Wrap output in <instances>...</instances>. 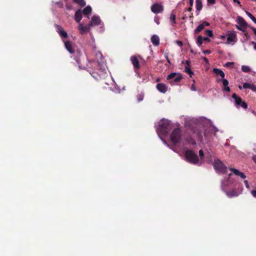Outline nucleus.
<instances>
[{
  "instance_id": "obj_53",
  "label": "nucleus",
  "mask_w": 256,
  "mask_h": 256,
  "mask_svg": "<svg viewBox=\"0 0 256 256\" xmlns=\"http://www.w3.org/2000/svg\"><path fill=\"white\" fill-rule=\"evenodd\" d=\"M252 44L253 45H254V50H256V42H252Z\"/></svg>"
},
{
  "instance_id": "obj_13",
  "label": "nucleus",
  "mask_w": 256,
  "mask_h": 256,
  "mask_svg": "<svg viewBox=\"0 0 256 256\" xmlns=\"http://www.w3.org/2000/svg\"><path fill=\"white\" fill-rule=\"evenodd\" d=\"M130 61L135 69L138 70L140 68V62L136 56H132L130 57Z\"/></svg>"
},
{
  "instance_id": "obj_37",
  "label": "nucleus",
  "mask_w": 256,
  "mask_h": 256,
  "mask_svg": "<svg viewBox=\"0 0 256 256\" xmlns=\"http://www.w3.org/2000/svg\"><path fill=\"white\" fill-rule=\"evenodd\" d=\"M188 141L189 143L192 144H196V141L192 138H190Z\"/></svg>"
},
{
  "instance_id": "obj_11",
  "label": "nucleus",
  "mask_w": 256,
  "mask_h": 256,
  "mask_svg": "<svg viewBox=\"0 0 256 256\" xmlns=\"http://www.w3.org/2000/svg\"><path fill=\"white\" fill-rule=\"evenodd\" d=\"M100 17L94 16L92 18V20L90 21V22L89 23L90 26H98L100 24Z\"/></svg>"
},
{
  "instance_id": "obj_42",
  "label": "nucleus",
  "mask_w": 256,
  "mask_h": 256,
  "mask_svg": "<svg viewBox=\"0 0 256 256\" xmlns=\"http://www.w3.org/2000/svg\"><path fill=\"white\" fill-rule=\"evenodd\" d=\"M238 176H240L242 179H244L246 178V176L244 174V173H243L242 172H240Z\"/></svg>"
},
{
  "instance_id": "obj_16",
  "label": "nucleus",
  "mask_w": 256,
  "mask_h": 256,
  "mask_svg": "<svg viewBox=\"0 0 256 256\" xmlns=\"http://www.w3.org/2000/svg\"><path fill=\"white\" fill-rule=\"evenodd\" d=\"M157 90L162 93H166L167 91L168 88L166 85L162 83L158 84L156 86Z\"/></svg>"
},
{
  "instance_id": "obj_48",
  "label": "nucleus",
  "mask_w": 256,
  "mask_h": 256,
  "mask_svg": "<svg viewBox=\"0 0 256 256\" xmlns=\"http://www.w3.org/2000/svg\"><path fill=\"white\" fill-rule=\"evenodd\" d=\"M203 53L205 54H209L210 53V50H206L204 51Z\"/></svg>"
},
{
  "instance_id": "obj_58",
  "label": "nucleus",
  "mask_w": 256,
  "mask_h": 256,
  "mask_svg": "<svg viewBox=\"0 0 256 256\" xmlns=\"http://www.w3.org/2000/svg\"><path fill=\"white\" fill-rule=\"evenodd\" d=\"M191 89L192 90H196V88H195V86L194 85L192 86Z\"/></svg>"
},
{
  "instance_id": "obj_29",
  "label": "nucleus",
  "mask_w": 256,
  "mask_h": 256,
  "mask_svg": "<svg viewBox=\"0 0 256 256\" xmlns=\"http://www.w3.org/2000/svg\"><path fill=\"white\" fill-rule=\"evenodd\" d=\"M248 16L256 24V18L250 12H246Z\"/></svg>"
},
{
  "instance_id": "obj_59",
  "label": "nucleus",
  "mask_w": 256,
  "mask_h": 256,
  "mask_svg": "<svg viewBox=\"0 0 256 256\" xmlns=\"http://www.w3.org/2000/svg\"><path fill=\"white\" fill-rule=\"evenodd\" d=\"M220 38L222 40H224L226 38V36H220Z\"/></svg>"
},
{
  "instance_id": "obj_64",
  "label": "nucleus",
  "mask_w": 256,
  "mask_h": 256,
  "mask_svg": "<svg viewBox=\"0 0 256 256\" xmlns=\"http://www.w3.org/2000/svg\"><path fill=\"white\" fill-rule=\"evenodd\" d=\"M204 136L205 137H206V132H204Z\"/></svg>"
},
{
  "instance_id": "obj_24",
  "label": "nucleus",
  "mask_w": 256,
  "mask_h": 256,
  "mask_svg": "<svg viewBox=\"0 0 256 256\" xmlns=\"http://www.w3.org/2000/svg\"><path fill=\"white\" fill-rule=\"evenodd\" d=\"M196 10L200 11L202 8V2L200 0H196Z\"/></svg>"
},
{
  "instance_id": "obj_45",
  "label": "nucleus",
  "mask_w": 256,
  "mask_h": 256,
  "mask_svg": "<svg viewBox=\"0 0 256 256\" xmlns=\"http://www.w3.org/2000/svg\"><path fill=\"white\" fill-rule=\"evenodd\" d=\"M250 28L252 30V31L254 32V34L256 36V28H254V27L253 26H250Z\"/></svg>"
},
{
  "instance_id": "obj_54",
  "label": "nucleus",
  "mask_w": 256,
  "mask_h": 256,
  "mask_svg": "<svg viewBox=\"0 0 256 256\" xmlns=\"http://www.w3.org/2000/svg\"><path fill=\"white\" fill-rule=\"evenodd\" d=\"M194 3V0H190V6H192Z\"/></svg>"
},
{
  "instance_id": "obj_46",
  "label": "nucleus",
  "mask_w": 256,
  "mask_h": 256,
  "mask_svg": "<svg viewBox=\"0 0 256 256\" xmlns=\"http://www.w3.org/2000/svg\"><path fill=\"white\" fill-rule=\"evenodd\" d=\"M202 24H204V26H210V23H208V22H206V21L203 22H202Z\"/></svg>"
},
{
  "instance_id": "obj_23",
  "label": "nucleus",
  "mask_w": 256,
  "mask_h": 256,
  "mask_svg": "<svg viewBox=\"0 0 256 256\" xmlns=\"http://www.w3.org/2000/svg\"><path fill=\"white\" fill-rule=\"evenodd\" d=\"M226 195L229 198L235 197L238 196V193L235 190H232L231 192H227Z\"/></svg>"
},
{
  "instance_id": "obj_22",
  "label": "nucleus",
  "mask_w": 256,
  "mask_h": 256,
  "mask_svg": "<svg viewBox=\"0 0 256 256\" xmlns=\"http://www.w3.org/2000/svg\"><path fill=\"white\" fill-rule=\"evenodd\" d=\"M204 24H200L194 30V34H199L202 30L204 29Z\"/></svg>"
},
{
  "instance_id": "obj_34",
  "label": "nucleus",
  "mask_w": 256,
  "mask_h": 256,
  "mask_svg": "<svg viewBox=\"0 0 256 256\" xmlns=\"http://www.w3.org/2000/svg\"><path fill=\"white\" fill-rule=\"evenodd\" d=\"M234 65V62H227L224 65V66L225 67H233Z\"/></svg>"
},
{
  "instance_id": "obj_39",
  "label": "nucleus",
  "mask_w": 256,
  "mask_h": 256,
  "mask_svg": "<svg viewBox=\"0 0 256 256\" xmlns=\"http://www.w3.org/2000/svg\"><path fill=\"white\" fill-rule=\"evenodd\" d=\"M250 193L254 198H256V188L252 190Z\"/></svg>"
},
{
  "instance_id": "obj_14",
  "label": "nucleus",
  "mask_w": 256,
  "mask_h": 256,
  "mask_svg": "<svg viewBox=\"0 0 256 256\" xmlns=\"http://www.w3.org/2000/svg\"><path fill=\"white\" fill-rule=\"evenodd\" d=\"M236 22L238 24H240L242 28H250V26L248 25L246 21L240 16H238L237 18Z\"/></svg>"
},
{
  "instance_id": "obj_43",
  "label": "nucleus",
  "mask_w": 256,
  "mask_h": 256,
  "mask_svg": "<svg viewBox=\"0 0 256 256\" xmlns=\"http://www.w3.org/2000/svg\"><path fill=\"white\" fill-rule=\"evenodd\" d=\"M203 40L204 41H205V42H210V40L209 38L208 37H204L203 38Z\"/></svg>"
},
{
  "instance_id": "obj_15",
  "label": "nucleus",
  "mask_w": 256,
  "mask_h": 256,
  "mask_svg": "<svg viewBox=\"0 0 256 256\" xmlns=\"http://www.w3.org/2000/svg\"><path fill=\"white\" fill-rule=\"evenodd\" d=\"M220 80H218V82H219ZM222 84H223V86H224L222 88V90L225 92H230V87L228 86V81L224 78H222Z\"/></svg>"
},
{
  "instance_id": "obj_47",
  "label": "nucleus",
  "mask_w": 256,
  "mask_h": 256,
  "mask_svg": "<svg viewBox=\"0 0 256 256\" xmlns=\"http://www.w3.org/2000/svg\"><path fill=\"white\" fill-rule=\"evenodd\" d=\"M177 44H178V45L179 46H182V45H183L182 42V41H180V40H178L177 41Z\"/></svg>"
},
{
  "instance_id": "obj_38",
  "label": "nucleus",
  "mask_w": 256,
  "mask_h": 256,
  "mask_svg": "<svg viewBox=\"0 0 256 256\" xmlns=\"http://www.w3.org/2000/svg\"><path fill=\"white\" fill-rule=\"evenodd\" d=\"M250 84L249 83L245 82L243 84V88H250Z\"/></svg>"
},
{
  "instance_id": "obj_3",
  "label": "nucleus",
  "mask_w": 256,
  "mask_h": 256,
  "mask_svg": "<svg viewBox=\"0 0 256 256\" xmlns=\"http://www.w3.org/2000/svg\"><path fill=\"white\" fill-rule=\"evenodd\" d=\"M160 132L164 135H166L170 130V122L168 120H162L159 124Z\"/></svg>"
},
{
  "instance_id": "obj_12",
  "label": "nucleus",
  "mask_w": 256,
  "mask_h": 256,
  "mask_svg": "<svg viewBox=\"0 0 256 256\" xmlns=\"http://www.w3.org/2000/svg\"><path fill=\"white\" fill-rule=\"evenodd\" d=\"M90 27L91 26H90V24L86 26H84L82 24L80 23L78 25V29L82 34L87 33L90 30Z\"/></svg>"
},
{
  "instance_id": "obj_2",
  "label": "nucleus",
  "mask_w": 256,
  "mask_h": 256,
  "mask_svg": "<svg viewBox=\"0 0 256 256\" xmlns=\"http://www.w3.org/2000/svg\"><path fill=\"white\" fill-rule=\"evenodd\" d=\"M185 156L186 160L190 163L196 164L199 162L198 155L192 150H186L185 152Z\"/></svg>"
},
{
  "instance_id": "obj_33",
  "label": "nucleus",
  "mask_w": 256,
  "mask_h": 256,
  "mask_svg": "<svg viewBox=\"0 0 256 256\" xmlns=\"http://www.w3.org/2000/svg\"><path fill=\"white\" fill-rule=\"evenodd\" d=\"M230 170L236 175L239 176L240 172L236 168H230Z\"/></svg>"
},
{
  "instance_id": "obj_17",
  "label": "nucleus",
  "mask_w": 256,
  "mask_h": 256,
  "mask_svg": "<svg viewBox=\"0 0 256 256\" xmlns=\"http://www.w3.org/2000/svg\"><path fill=\"white\" fill-rule=\"evenodd\" d=\"M194 134L199 140L202 141L203 136L202 132L200 129L197 128H194Z\"/></svg>"
},
{
  "instance_id": "obj_7",
  "label": "nucleus",
  "mask_w": 256,
  "mask_h": 256,
  "mask_svg": "<svg viewBox=\"0 0 256 256\" xmlns=\"http://www.w3.org/2000/svg\"><path fill=\"white\" fill-rule=\"evenodd\" d=\"M151 10L154 14L161 13L164 11V7L162 4L156 3L152 4L151 6Z\"/></svg>"
},
{
  "instance_id": "obj_20",
  "label": "nucleus",
  "mask_w": 256,
  "mask_h": 256,
  "mask_svg": "<svg viewBox=\"0 0 256 256\" xmlns=\"http://www.w3.org/2000/svg\"><path fill=\"white\" fill-rule=\"evenodd\" d=\"M152 44L155 46H158L160 44V38L156 35H153L150 38Z\"/></svg>"
},
{
  "instance_id": "obj_25",
  "label": "nucleus",
  "mask_w": 256,
  "mask_h": 256,
  "mask_svg": "<svg viewBox=\"0 0 256 256\" xmlns=\"http://www.w3.org/2000/svg\"><path fill=\"white\" fill-rule=\"evenodd\" d=\"M92 10L90 6H88L84 8L82 12L86 15H88L91 13Z\"/></svg>"
},
{
  "instance_id": "obj_31",
  "label": "nucleus",
  "mask_w": 256,
  "mask_h": 256,
  "mask_svg": "<svg viewBox=\"0 0 256 256\" xmlns=\"http://www.w3.org/2000/svg\"><path fill=\"white\" fill-rule=\"evenodd\" d=\"M176 16L175 14L173 12H172L170 14V20L174 24H176Z\"/></svg>"
},
{
  "instance_id": "obj_60",
  "label": "nucleus",
  "mask_w": 256,
  "mask_h": 256,
  "mask_svg": "<svg viewBox=\"0 0 256 256\" xmlns=\"http://www.w3.org/2000/svg\"><path fill=\"white\" fill-rule=\"evenodd\" d=\"M189 17L190 18H193V14L192 13Z\"/></svg>"
},
{
  "instance_id": "obj_56",
  "label": "nucleus",
  "mask_w": 256,
  "mask_h": 256,
  "mask_svg": "<svg viewBox=\"0 0 256 256\" xmlns=\"http://www.w3.org/2000/svg\"><path fill=\"white\" fill-rule=\"evenodd\" d=\"M186 10L191 12L192 10V6H190V8H188Z\"/></svg>"
},
{
  "instance_id": "obj_32",
  "label": "nucleus",
  "mask_w": 256,
  "mask_h": 256,
  "mask_svg": "<svg viewBox=\"0 0 256 256\" xmlns=\"http://www.w3.org/2000/svg\"><path fill=\"white\" fill-rule=\"evenodd\" d=\"M205 34L210 37H212L214 36L212 31L210 30H206L205 31Z\"/></svg>"
},
{
  "instance_id": "obj_57",
  "label": "nucleus",
  "mask_w": 256,
  "mask_h": 256,
  "mask_svg": "<svg viewBox=\"0 0 256 256\" xmlns=\"http://www.w3.org/2000/svg\"><path fill=\"white\" fill-rule=\"evenodd\" d=\"M186 64H187V66H190V61L187 60H186Z\"/></svg>"
},
{
  "instance_id": "obj_41",
  "label": "nucleus",
  "mask_w": 256,
  "mask_h": 256,
  "mask_svg": "<svg viewBox=\"0 0 256 256\" xmlns=\"http://www.w3.org/2000/svg\"><path fill=\"white\" fill-rule=\"evenodd\" d=\"M244 36L246 37V40H250V35L247 32L244 34Z\"/></svg>"
},
{
  "instance_id": "obj_63",
  "label": "nucleus",
  "mask_w": 256,
  "mask_h": 256,
  "mask_svg": "<svg viewBox=\"0 0 256 256\" xmlns=\"http://www.w3.org/2000/svg\"><path fill=\"white\" fill-rule=\"evenodd\" d=\"M238 88H239L240 90H242V87L240 86H238Z\"/></svg>"
},
{
  "instance_id": "obj_40",
  "label": "nucleus",
  "mask_w": 256,
  "mask_h": 256,
  "mask_svg": "<svg viewBox=\"0 0 256 256\" xmlns=\"http://www.w3.org/2000/svg\"><path fill=\"white\" fill-rule=\"evenodd\" d=\"M199 155L201 158H203L204 156V152L202 150H200L199 151Z\"/></svg>"
},
{
  "instance_id": "obj_61",
  "label": "nucleus",
  "mask_w": 256,
  "mask_h": 256,
  "mask_svg": "<svg viewBox=\"0 0 256 256\" xmlns=\"http://www.w3.org/2000/svg\"><path fill=\"white\" fill-rule=\"evenodd\" d=\"M186 18V14H184V16L182 18V20H184Z\"/></svg>"
},
{
  "instance_id": "obj_8",
  "label": "nucleus",
  "mask_w": 256,
  "mask_h": 256,
  "mask_svg": "<svg viewBox=\"0 0 256 256\" xmlns=\"http://www.w3.org/2000/svg\"><path fill=\"white\" fill-rule=\"evenodd\" d=\"M54 27L56 29V31L59 34L62 38H66L68 37V34L66 32H65L64 28L60 25L55 24Z\"/></svg>"
},
{
  "instance_id": "obj_30",
  "label": "nucleus",
  "mask_w": 256,
  "mask_h": 256,
  "mask_svg": "<svg viewBox=\"0 0 256 256\" xmlns=\"http://www.w3.org/2000/svg\"><path fill=\"white\" fill-rule=\"evenodd\" d=\"M242 70L245 72H248L250 71V68L247 66H242Z\"/></svg>"
},
{
  "instance_id": "obj_19",
  "label": "nucleus",
  "mask_w": 256,
  "mask_h": 256,
  "mask_svg": "<svg viewBox=\"0 0 256 256\" xmlns=\"http://www.w3.org/2000/svg\"><path fill=\"white\" fill-rule=\"evenodd\" d=\"M82 18V12L80 10H78L74 14V20H75L78 22L80 23V22Z\"/></svg>"
},
{
  "instance_id": "obj_18",
  "label": "nucleus",
  "mask_w": 256,
  "mask_h": 256,
  "mask_svg": "<svg viewBox=\"0 0 256 256\" xmlns=\"http://www.w3.org/2000/svg\"><path fill=\"white\" fill-rule=\"evenodd\" d=\"M64 46H65L66 48L68 51V52L70 54H72L74 53V50L73 49L72 43L71 42L68 41V40L64 42Z\"/></svg>"
},
{
  "instance_id": "obj_6",
  "label": "nucleus",
  "mask_w": 256,
  "mask_h": 256,
  "mask_svg": "<svg viewBox=\"0 0 256 256\" xmlns=\"http://www.w3.org/2000/svg\"><path fill=\"white\" fill-rule=\"evenodd\" d=\"M72 54H74V59L76 60L77 64H78L79 67L82 69H84L86 67L82 66L80 62V57L82 54L81 50H77L76 51L74 50V53H73Z\"/></svg>"
},
{
  "instance_id": "obj_52",
  "label": "nucleus",
  "mask_w": 256,
  "mask_h": 256,
  "mask_svg": "<svg viewBox=\"0 0 256 256\" xmlns=\"http://www.w3.org/2000/svg\"><path fill=\"white\" fill-rule=\"evenodd\" d=\"M234 2H236L238 5L240 6V2L238 0H233Z\"/></svg>"
},
{
  "instance_id": "obj_55",
  "label": "nucleus",
  "mask_w": 256,
  "mask_h": 256,
  "mask_svg": "<svg viewBox=\"0 0 256 256\" xmlns=\"http://www.w3.org/2000/svg\"><path fill=\"white\" fill-rule=\"evenodd\" d=\"M252 160L256 164V156H253Z\"/></svg>"
},
{
  "instance_id": "obj_49",
  "label": "nucleus",
  "mask_w": 256,
  "mask_h": 256,
  "mask_svg": "<svg viewBox=\"0 0 256 256\" xmlns=\"http://www.w3.org/2000/svg\"><path fill=\"white\" fill-rule=\"evenodd\" d=\"M236 28L238 30H242V26H241L240 24L238 25H236Z\"/></svg>"
},
{
  "instance_id": "obj_4",
  "label": "nucleus",
  "mask_w": 256,
  "mask_h": 256,
  "mask_svg": "<svg viewBox=\"0 0 256 256\" xmlns=\"http://www.w3.org/2000/svg\"><path fill=\"white\" fill-rule=\"evenodd\" d=\"M214 167L216 172L222 174H226L227 172V167L219 160H214Z\"/></svg>"
},
{
  "instance_id": "obj_36",
  "label": "nucleus",
  "mask_w": 256,
  "mask_h": 256,
  "mask_svg": "<svg viewBox=\"0 0 256 256\" xmlns=\"http://www.w3.org/2000/svg\"><path fill=\"white\" fill-rule=\"evenodd\" d=\"M250 89L254 92H256V86L254 84H250Z\"/></svg>"
},
{
  "instance_id": "obj_51",
  "label": "nucleus",
  "mask_w": 256,
  "mask_h": 256,
  "mask_svg": "<svg viewBox=\"0 0 256 256\" xmlns=\"http://www.w3.org/2000/svg\"><path fill=\"white\" fill-rule=\"evenodd\" d=\"M246 28H242V30H240V31H242V32H244V33L246 32Z\"/></svg>"
},
{
  "instance_id": "obj_50",
  "label": "nucleus",
  "mask_w": 256,
  "mask_h": 256,
  "mask_svg": "<svg viewBox=\"0 0 256 256\" xmlns=\"http://www.w3.org/2000/svg\"><path fill=\"white\" fill-rule=\"evenodd\" d=\"M244 184H246V187L248 188H249V185H248V180H244Z\"/></svg>"
},
{
  "instance_id": "obj_21",
  "label": "nucleus",
  "mask_w": 256,
  "mask_h": 256,
  "mask_svg": "<svg viewBox=\"0 0 256 256\" xmlns=\"http://www.w3.org/2000/svg\"><path fill=\"white\" fill-rule=\"evenodd\" d=\"M213 72L216 74L220 75L222 78H224L225 76L224 73L220 69L214 68L213 69Z\"/></svg>"
},
{
  "instance_id": "obj_27",
  "label": "nucleus",
  "mask_w": 256,
  "mask_h": 256,
  "mask_svg": "<svg viewBox=\"0 0 256 256\" xmlns=\"http://www.w3.org/2000/svg\"><path fill=\"white\" fill-rule=\"evenodd\" d=\"M184 72L188 74L190 77H192V76L194 75V72L192 71L190 68L188 66H185Z\"/></svg>"
},
{
  "instance_id": "obj_1",
  "label": "nucleus",
  "mask_w": 256,
  "mask_h": 256,
  "mask_svg": "<svg viewBox=\"0 0 256 256\" xmlns=\"http://www.w3.org/2000/svg\"><path fill=\"white\" fill-rule=\"evenodd\" d=\"M182 137V130L179 128H174L170 135L171 142L174 145H176L180 142Z\"/></svg>"
},
{
  "instance_id": "obj_10",
  "label": "nucleus",
  "mask_w": 256,
  "mask_h": 256,
  "mask_svg": "<svg viewBox=\"0 0 256 256\" xmlns=\"http://www.w3.org/2000/svg\"><path fill=\"white\" fill-rule=\"evenodd\" d=\"M228 44L235 42L237 40L236 35L234 32H228L227 34Z\"/></svg>"
},
{
  "instance_id": "obj_62",
  "label": "nucleus",
  "mask_w": 256,
  "mask_h": 256,
  "mask_svg": "<svg viewBox=\"0 0 256 256\" xmlns=\"http://www.w3.org/2000/svg\"><path fill=\"white\" fill-rule=\"evenodd\" d=\"M204 60L206 61V62H208V60L206 58L204 57Z\"/></svg>"
},
{
  "instance_id": "obj_26",
  "label": "nucleus",
  "mask_w": 256,
  "mask_h": 256,
  "mask_svg": "<svg viewBox=\"0 0 256 256\" xmlns=\"http://www.w3.org/2000/svg\"><path fill=\"white\" fill-rule=\"evenodd\" d=\"M73 1L81 6H84L86 5V2L84 0H73Z\"/></svg>"
},
{
  "instance_id": "obj_44",
  "label": "nucleus",
  "mask_w": 256,
  "mask_h": 256,
  "mask_svg": "<svg viewBox=\"0 0 256 256\" xmlns=\"http://www.w3.org/2000/svg\"><path fill=\"white\" fill-rule=\"evenodd\" d=\"M208 2L210 4H214L216 3V0H207Z\"/></svg>"
},
{
  "instance_id": "obj_28",
  "label": "nucleus",
  "mask_w": 256,
  "mask_h": 256,
  "mask_svg": "<svg viewBox=\"0 0 256 256\" xmlns=\"http://www.w3.org/2000/svg\"><path fill=\"white\" fill-rule=\"evenodd\" d=\"M203 42V37L202 36H199L198 37L197 40H196V44H197L200 46Z\"/></svg>"
},
{
  "instance_id": "obj_5",
  "label": "nucleus",
  "mask_w": 256,
  "mask_h": 256,
  "mask_svg": "<svg viewBox=\"0 0 256 256\" xmlns=\"http://www.w3.org/2000/svg\"><path fill=\"white\" fill-rule=\"evenodd\" d=\"M232 98L234 100L235 105L236 107L241 106L244 109L247 108V104L244 101H243L240 97L238 96L236 94H233Z\"/></svg>"
},
{
  "instance_id": "obj_35",
  "label": "nucleus",
  "mask_w": 256,
  "mask_h": 256,
  "mask_svg": "<svg viewBox=\"0 0 256 256\" xmlns=\"http://www.w3.org/2000/svg\"><path fill=\"white\" fill-rule=\"evenodd\" d=\"M138 102H140L142 101L144 99V94H139L138 96Z\"/></svg>"
},
{
  "instance_id": "obj_9",
  "label": "nucleus",
  "mask_w": 256,
  "mask_h": 256,
  "mask_svg": "<svg viewBox=\"0 0 256 256\" xmlns=\"http://www.w3.org/2000/svg\"><path fill=\"white\" fill-rule=\"evenodd\" d=\"M172 78L174 79V82H178L182 79V76L180 74L172 72L168 76L167 79L170 80Z\"/></svg>"
}]
</instances>
